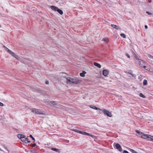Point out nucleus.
Returning a JSON list of instances; mask_svg holds the SVG:
<instances>
[{
  "label": "nucleus",
  "mask_w": 153,
  "mask_h": 153,
  "mask_svg": "<svg viewBox=\"0 0 153 153\" xmlns=\"http://www.w3.org/2000/svg\"><path fill=\"white\" fill-rule=\"evenodd\" d=\"M65 79L67 81V83L68 84H76L79 83L80 81L76 78H71L68 77L65 78Z\"/></svg>",
  "instance_id": "f257e3e1"
},
{
  "label": "nucleus",
  "mask_w": 153,
  "mask_h": 153,
  "mask_svg": "<svg viewBox=\"0 0 153 153\" xmlns=\"http://www.w3.org/2000/svg\"><path fill=\"white\" fill-rule=\"evenodd\" d=\"M30 110L33 113L38 114H44V113L41 110L35 108H30Z\"/></svg>",
  "instance_id": "f03ea898"
},
{
  "label": "nucleus",
  "mask_w": 153,
  "mask_h": 153,
  "mask_svg": "<svg viewBox=\"0 0 153 153\" xmlns=\"http://www.w3.org/2000/svg\"><path fill=\"white\" fill-rule=\"evenodd\" d=\"M5 50L8 53L10 54L12 56H13L14 57L16 58L17 60H19V57L17 55H16L15 53L11 51L8 48H5Z\"/></svg>",
  "instance_id": "7ed1b4c3"
},
{
  "label": "nucleus",
  "mask_w": 153,
  "mask_h": 153,
  "mask_svg": "<svg viewBox=\"0 0 153 153\" xmlns=\"http://www.w3.org/2000/svg\"><path fill=\"white\" fill-rule=\"evenodd\" d=\"M136 132L137 133H138L139 135H141V137L145 139H147L148 138V136H150L149 135L146 134L142 132H140L138 130H137Z\"/></svg>",
  "instance_id": "20e7f679"
},
{
  "label": "nucleus",
  "mask_w": 153,
  "mask_h": 153,
  "mask_svg": "<svg viewBox=\"0 0 153 153\" xmlns=\"http://www.w3.org/2000/svg\"><path fill=\"white\" fill-rule=\"evenodd\" d=\"M102 112L105 115H107L109 117H111L112 116V114L110 112L105 109L102 110Z\"/></svg>",
  "instance_id": "39448f33"
},
{
  "label": "nucleus",
  "mask_w": 153,
  "mask_h": 153,
  "mask_svg": "<svg viewBox=\"0 0 153 153\" xmlns=\"http://www.w3.org/2000/svg\"><path fill=\"white\" fill-rule=\"evenodd\" d=\"M140 65L142 67H143L146 70H148V69H146V66H145V63L143 61L140 60L138 62Z\"/></svg>",
  "instance_id": "423d86ee"
},
{
  "label": "nucleus",
  "mask_w": 153,
  "mask_h": 153,
  "mask_svg": "<svg viewBox=\"0 0 153 153\" xmlns=\"http://www.w3.org/2000/svg\"><path fill=\"white\" fill-rule=\"evenodd\" d=\"M89 107L91 108H93V109H94L96 110H99L100 111L99 112V113H100V114H102V112L101 111L102 110L98 108L97 107H96L95 106L93 105H89Z\"/></svg>",
  "instance_id": "0eeeda50"
},
{
  "label": "nucleus",
  "mask_w": 153,
  "mask_h": 153,
  "mask_svg": "<svg viewBox=\"0 0 153 153\" xmlns=\"http://www.w3.org/2000/svg\"><path fill=\"white\" fill-rule=\"evenodd\" d=\"M71 130H72V131H74V132H76L77 133H79L80 134H82L85 135V132L80 131L77 130L76 129H72Z\"/></svg>",
  "instance_id": "6e6552de"
},
{
  "label": "nucleus",
  "mask_w": 153,
  "mask_h": 153,
  "mask_svg": "<svg viewBox=\"0 0 153 153\" xmlns=\"http://www.w3.org/2000/svg\"><path fill=\"white\" fill-rule=\"evenodd\" d=\"M103 75L105 76H106L108 75L109 73V71L108 70L104 69L103 70Z\"/></svg>",
  "instance_id": "1a4fd4ad"
},
{
  "label": "nucleus",
  "mask_w": 153,
  "mask_h": 153,
  "mask_svg": "<svg viewBox=\"0 0 153 153\" xmlns=\"http://www.w3.org/2000/svg\"><path fill=\"white\" fill-rule=\"evenodd\" d=\"M116 148L119 151L121 152L122 150V148L120 145L119 143H117L115 145Z\"/></svg>",
  "instance_id": "9d476101"
},
{
  "label": "nucleus",
  "mask_w": 153,
  "mask_h": 153,
  "mask_svg": "<svg viewBox=\"0 0 153 153\" xmlns=\"http://www.w3.org/2000/svg\"><path fill=\"white\" fill-rule=\"evenodd\" d=\"M111 26L112 27L116 29L117 30H121V28L119 26H117L114 24H111Z\"/></svg>",
  "instance_id": "9b49d317"
},
{
  "label": "nucleus",
  "mask_w": 153,
  "mask_h": 153,
  "mask_svg": "<svg viewBox=\"0 0 153 153\" xmlns=\"http://www.w3.org/2000/svg\"><path fill=\"white\" fill-rule=\"evenodd\" d=\"M50 8L53 10H54L55 11H57L58 8L57 7H55L54 6H51Z\"/></svg>",
  "instance_id": "f8f14e48"
},
{
  "label": "nucleus",
  "mask_w": 153,
  "mask_h": 153,
  "mask_svg": "<svg viewBox=\"0 0 153 153\" xmlns=\"http://www.w3.org/2000/svg\"><path fill=\"white\" fill-rule=\"evenodd\" d=\"M25 136L24 135L21 134H18V135H17V137L21 139V140L22 139V138L24 137Z\"/></svg>",
  "instance_id": "ddd939ff"
},
{
  "label": "nucleus",
  "mask_w": 153,
  "mask_h": 153,
  "mask_svg": "<svg viewBox=\"0 0 153 153\" xmlns=\"http://www.w3.org/2000/svg\"><path fill=\"white\" fill-rule=\"evenodd\" d=\"M102 40L103 41L105 42V43H106V44H107L109 41L108 39L106 37L103 39Z\"/></svg>",
  "instance_id": "4468645a"
},
{
  "label": "nucleus",
  "mask_w": 153,
  "mask_h": 153,
  "mask_svg": "<svg viewBox=\"0 0 153 153\" xmlns=\"http://www.w3.org/2000/svg\"><path fill=\"white\" fill-rule=\"evenodd\" d=\"M94 64L95 66L98 67L99 68H100L101 67L99 63L95 62L94 63Z\"/></svg>",
  "instance_id": "2eb2a0df"
},
{
  "label": "nucleus",
  "mask_w": 153,
  "mask_h": 153,
  "mask_svg": "<svg viewBox=\"0 0 153 153\" xmlns=\"http://www.w3.org/2000/svg\"><path fill=\"white\" fill-rule=\"evenodd\" d=\"M27 139H28V138H25V136L24 137L22 138V139L21 140L22 141L24 142L25 143H27L26 140H27Z\"/></svg>",
  "instance_id": "dca6fc26"
},
{
  "label": "nucleus",
  "mask_w": 153,
  "mask_h": 153,
  "mask_svg": "<svg viewBox=\"0 0 153 153\" xmlns=\"http://www.w3.org/2000/svg\"><path fill=\"white\" fill-rule=\"evenodd\" d=\"M51 149L52 151H55L56 152H60L59 149H57L56 148H52Z\"/></svg>",
  "instance_id": "f3484780"
},
{
  "label": "nucleus",
  "mask_w": 153,
  "mask_h": 153,
  "mask_svg": "<svg viewBox=\"0 0 153 153\" xmlns=\"http://www.w3.org/2000/svg\"><path fill=\"white\" fill-rule=\"evenodd\" d=\"M86 72L85 71H83L82 73L80 74V75L81 76L83 77L85 76V75Z\"/></svg>",
  "instance_id": "a211bd4d"
},
{
  "label": "nucleus",
  "mask_w": 153,
  "mask_h": 153,
  "mask_svg": "<svg viewBox=\"0 0 153 153\" xmlns=\"http://www.w3.org/2000/svg\"><path fill=\"white\" fill-rule=\"evenodd\" d=\"M57 11L61 15H62L63 14V11L58 8L57 10Z\"/></svg>",
  "instance_id": "6ab92c4d"
},
{
  "label": "nucleus",
  "mask_w": 153,
  "mask_h": 153,
  "mask_svg": "<svg viewBox=\"0 0 153 153\" xmlns=\"http://www.w3.org/2000/svg\"><path fill=\"white\" fill-rule=\"evenodd\" d=\"M143 85H146L147 84V81L146 79H144L143 82Z\"/></svg>",
  "instance_id": "aec40b11"
},
{
  "label": "nucleus",
  "mask_w": 153,
  "mask_h": 153,
  "mask_svg": "<svg viewBox=\"0 0 153 153\" xmlns=\"http://www.w3.org/2000/svg\"><path fill=\"white\" fill-rule=\"evenodd\" d=\"M50 103H51V104H52L53 105H56V102L54 101H50Z\"/></svg>",
  "instance_id": "412c9836"
},
{
  "label": "nucleus",
  "mask_w": 153,
  "mask_h": 153,
  "mask_svg": "<svg viewBox=\"0 0 153 153\" xmlns=\"http://www.w3.org/2000/svg\"><path fill=\"white\" fill-rule=\"evenodd\" d=\"M150 136H151L150 135ZM147 140L149 141H153V139L149 137V136H148V138L147 139Z\"/></svg>",
  "instance_id": "4be33fe9"
},
{
  "label": "nucleus",
  "mask_w": 153,
  "mask_h": 153,
  "mask_svg": "<svg viewBox=\"0 0 153 153\" xmlns=\"http://www.w3.org/2000/svg\"><path fill=\"white\" fill-rule=\"evenodd\" d=\"M121 36L123 38H125L126 37V35L124 33H122L120 34Z\"/></svg>",
  "instance_id": "5701e85b"
},
{
  "label": "nucleus",
  "mask_w": 153,
  "mask_h": 153,
  "mask_svg": "<svg viewBox=\"0 0 153 153\" xmlns=\"http://www.w3.org/2000/svg\"><path fill=\"white\" fill-rule=\"evenodd\" d=\"M139 96L140 97H142L143 98H145V96L144 95H143L142 93H140L139 94Z\"/></svg>",
  "instance_id": "b1692460"
},
{
  "label": "nucleus",
  "mask_w": 153,
  "mask_h": 153,
  "mask_svg": "<svg viewBox=\"0 0 153 153\" xmlns=\"http://www.w3.org/2000/svg\"><path fill=\"white\" fill-rule=\"evenodd\" d=\"M148 56L150 58H152L153 59V56L151 55L150 54H148Z\"/></svg>",
  "instance_id": "393cba45"
},
{
  "label": "nucleus",
  "mask_w": 153,
  "mask_h": 153,
  "mask_svg": "<svg viewBox=\"0 0 153 153\" xmlns=\"http://www.w3.org/2000/svg\"><path fill=\"white\" fill-rule=\"evenodd\" d=\"M30 137L32 138V139L34 140V141H35V138L33 137L32 135H30Z\"/></svg>",
  "instance_id": "a878e982"
},
{
  "label": "nucleus",
  "mask_w": 153,
  "mask_h": 153,
  "mask_svg": "<svg viewBox=\"0 0 153 153\" xmlns=\"http://www.w3.org/2000/svg\"><path fill=\"white\" fill-rule=\"evenodd\" d=\"M126 55L127 56L128 58H130V56L127 53H126Z\"/></svg>",
  "instance_id": "bb28decb"
},
{
  "label": "nucleus",
  "mask_w": 153,
  "mask_h": 153,
  "mask_svg": "<svg viewBox=\"0 0 153 153\" xmlns=\"http://www.w3.org/2000/svg\"><path fill=\"white\" fill-rule=\"evenodd\" d=\"M134 58L136 60H138V62L140 61V60H141L138 58L137 56L135 58Z\"/></svg>",
  "instance_id": "cd10ccee"
},
{
  "label": "nucleus",
  "mask_w": 153,
  "mask_h": 153,
  "mask_svg": "<svg viewBox=\"0 0 153 153\" xmlns=\"http://www.w3.org/2000/svg\"><path fill=\"white\" fill-rule=\"evenodd\" d=\"M130 151L131 152H132L133 153H134L135 151L134 150L131 149H130Z\"/></svg>",
  "instance_id": "c85d7f7f"
},
{
  "label": "nucleus",
  "mask_w": 153,
  "mask_h": 153,
  "mask_svg": "<svg viewBox=\"0 0 153 153\" xmlns=\"http://www.w3.org/2000/svg\"><path fill=\"white\" fill-rule=\"evenodd\" d=\"M3 104L2 103L0 102V106H3Z\"/></svg>",
  "instance_id": "c756f323"
},
{
  "label": "nucleus",
  "mask_w": 153,
  "mask_h": 153,
  "mask_svg": "<svg viewBox=\"0 0 153 153\" xmlns=\"http://www.w3.org/2000/svg\"><path fill=\"white\" fill-rule=\"evenodd\" d=\"M85 135L89 136V135H90V134L87 133L85 132Z\"/></svg>",
  "instance_id": "7c9ffc66"
},
{
  "label": "nucleus",
  "mask_w": 153,
  "mask_h": 153,
  "mask_svg": "<svg viewBox=\"0 0 153 153\" xmlns=\"http://www.w3.org/2000/svg\"><path fill=\"white\" fill-rule=\"evenodd\" d=\"M123 153H129L126 150H124L123 152Z\"/></svg>",
  "instance_id": "2f4dec72"
},
{
  "label": "nucleus",
  "mask_w": 153,
  "mask_h": 153,
  "mask_svg": "<svg viewBox=\"0 0 153 153\" xmlns=\"http://www.w3.org/2000/svg\"><path fill=\"white\" fill-rule=\"evenodd\" d=\"M146 13L147 14H149V15H151V14H152V13H150L149 12H148V11H147V12H146Z\"/></svg>",
  "instance_id": "473e14b6"
},
{
  "label": "nucleus",
  "mask_w": 153,
  "mask_h": 153,
  "mask_svg": "<svg viewBox=\"0 0 153 153\" xmlns=\"http://www.w3.org/2000/svg\"><path fill=\"white\" fill-rule=\"evenodd\" d=\"M26 142H27V143H30V141L28 140V139H27V140H26Z\"/></svg>",
  "instance_id": "72a5a7b5"
},
{
  "label": "nucleus",
  "mask_w": 153,
  "mask_h": 153,
  "mask_svg": "<svg viewBox=\"0 0 153 153\" xmlns=\"http://www.w3.org/2000/svg\"><path fill=\"white\" fill-rule=\"evenodd\" d=\"M133 55H134V58H135L137 56L134 53Z\"/></svg>",
  "instance_id": "f704fd0d"
},
{
  "label": "nucleus",
  "mask_w": 153,
  "mask_h": 153,
  "mask_svg": "<svg viewBox=\"0 0 153 153\" xmlns=\"http://www.w3.org/2000/svg\"><path fill=\"white\" fill-rule=\"evenodd\" d=\"M36 146V144L34 143L32 145V147H34Z\"/></svg>",
  "instance_id": "c9c22d12"
},
{
  "label": "nucleus",
  "mask_w": 153,
  "mask_h": 153,
  "mask_svg": "<svg viewBox=\"0 0 153 153\" xmlns=\"http://www.w3.org/2000/svg\"><path fill=\"white\" fill-rule=\"evenodd\" d=\"M89 136L91 137H94V136L92 135V134H90V135H89Z\"/></svg>",
  "instance_id": "e433bc0d"
},
{
  "label": "nucleus",
  "mask_w": 153,
  "mask_h": 153,
  "mask_svg": "<svg viewBox=\"0 0 153 153\" xmlns=\"http://www.w3.org/2000/svg\"><path fill=\"white\" fill-rule=\"evenodd\" d=\"M45 83L46 84H48L49 83V82L48 81H46L45 82Z\"/></svg>",
  "instance_id": "4c0bfd02"
},
{
  "label": "nucleus",
  "mask_w": 153,
  "mask_h": 153,
  "mask_svg": "<svg viewBox=\"0 0 153 153\" xmlns=\"http://www.w3.org/2000/svg\"><path fill=\"white\" fill-rule=\"evenodd\" d=\"M145 29H146L148 28V26L147 25H145Z\"/></svg>",
  "instance_id": "58836bf2"
},
{
  "label": "nucleus",
  "mask_w": 153,
  "mask_h": 153,
  "mask_svg": "<svg viewBox=\"0 0 153 153\" xmlns=\"http://www.w3.org/2000/svg\"><path fill=\"white\" fill-rule=\"evenodd\" d=\"M148 1L149 2H151V0H149Z\"/></svg>",
  "instance_id": "ea45409f"
},
{
  "label": "nucleus",
  "mask_w": 153,
  "mask_h": 153,
  "mask_svg": "<svg viewBox=\"0 0 153 153\" xmlns=\"http://www.w3.org/2000/svg\"><path fill=\"white\" fill-rule=\"evenodd\" d=\"M3 47L4 48H7L6 47H5V46H4V45H2Z\"/></svg>",
  "instance_id": "a19ab883"
},
{
  "label": "nucleus",
  "mask_w": 153,
  "mask_h": 153,
  "mask_svg": "<svg viewBox=\"0 0 153 153\" xmlns=\"http://www.w3.org/2000/svg\"><path fill=\"white\" fill-rule=\"evenodd\" d=\"M134 153H138V152H136V151H135V152H134Z\"/></svg>",
  "instance_id": "79ce46f5"
},
{
  "label": "nucleus",
  "mask_w": 153,
  "mask_h": 153,
  "mask_svg": "<svg viewBox=\"0 0 153 153\" xmlns=\"http://www.w3.org/2000/svg\"><path fill=\"white\" fill-rule=\"evenodd\" d=\"M151 137H153V136H151Z\"/></svg>",
  "instance_id": "37998d69"
},
{
  "label": "nucleus",
  "mask_w": 153,
  "mask_h": 153,
  "mask_svg": "<svg viewBox=\"0 0 153 153\" xmlns=\"http://www.w3.org/2000/svg\"><path fill=\"white\" fill-rule=\"evenodd\" d=\"M0 150H1V149H0Z\"/></svg>",
  "instance_id": "c03bdc74"
}]
</instances>
